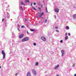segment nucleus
Masks as SVG:
<instances>
[{
	"label": "nucleus",
	"mask_w": 76,
	"mask_h": 76,
	"mask_svg": "<svg viewBox=\"0 0 76 76\" xmlns=\"http://www.w3.org/2000/svg\"><path fill=\"white\" fill-rule=\"evenodd\" d=\"M29 39V38L28 37H25L23 38L22 39V42H24L25 41H28Z\"/></svg>",
	"instance_id": "nucleus-1"
},
{
	"label": "nucleus",
	"mask_w": 76,
	"mask_h": 76,
	"mask_svg": "<svg viewBox=\"0 0 76 76\" xmlns=\"http://www.w3.org/2000/svg\"><path fill=\"white\" fill-rule=\"evenodd\" d=\"M1 53L3 55V58H4L5 56H6V53H5L3 50H2Z\"/></svg>",
	"instance_id": "nucleus-2"
},
{
	"label": "nucleus",
	"mask_w": 76,
	"mask_h": 76,
	"mask_svg": "<svg viewBox=\"0 0 76 76\" xmlns=\"http://www.w3.org/2000/svg\"><path fill=\"white\" fill-rule=\"evenodd\" d=\"M44 15V12H42V13L39 12V15L38 16L40 17V18L42 16H43Z\"/></svg>",
	"instance_id": "nucleus-3"
},
{
	"label": "nucleus",
	"mask_w": 76,
	"mask_h": 76,
	"mask_svg": "<svg viewBox=\"0 0 76 76\" xmlns=\"http://www.w3.org/2000/svg\"><path fill=\"white\" fill-rule=\"evenodd\" d=\"M31 71L33 73V74H34V75H37V72L34 69H32Z\"/></svg>",
	"instance_id": "nucleus-4"
},
{
	"label": "nucleus",
	"mask_w": 76,
	"mask_h": 76,
	"mask_svg": "<svg viewBox=\"0 0 76 76\" xmlns=\"http://www.w3.org/2000/svg\"><path fill=\"white\" fill-rule=\"evenodd\" d=\"M41 39H42V40H43V41H45L46 40V38H45V37L43 36L41 37Z\"/></svg>",
	"instance_id": "nucleus-5"
},
{
	"label": "nucleus",
	"mask_w": 76,
	"mask_h": 76,
	"mask_svg": "<svg viewBox=\"0 0 76 76\" xmlns=\"http://www.w3.org/2000/svg\"><path fill=\"white\" fill-rule=\"evenodd\" d=\"M61 52L62 53V56L63 57L64 56V50H61Z\"/></svg>",
	"instance_id": "nucleus-6"
},
{
	"label": "nucleus",
	"mask_w": 76,
	"mask_h": 76,
	"mask_svg": "<svg viewBox=\"0 0 76 76\" xmlns=\"http://www.w3.org/2000/svg\"><path fill=\"white\" fill-rule=\"evenodd\" d=\"M27 76H31V73L29 71H28L27 74Z\"/></svg>",
	"instance_id": "nucleus-7"
},
{
	"label": "nucleus",
	"mask_w": 76,
	"mask_h": 76,
	"mask_svg": "<svg viewBox=\"0 0 76 76\" xmlns=\"http://www.w3.org/2000/svg\"><path fill=\"white\" fill-rule=\"evenodd\" d=\"M55 10L56 12L57 13H58V12H59V10H58L57 8H56L55 9Z\"/></svg>",
	"instance_id": "nucleus-8"
},
{
	"label": "nucleus",
	"mask_w": 76,
	"mask_h": 76,
	"mask_svg": "<svg viewBox=\"0 0 76 76\" xmlns=\"http://www.w3.org/2000/svg\"><path fill=\"white\" fill-rule=\"evenodd\" d=\"M23 37V34H21L19 36V38H22Z\"/></svg>",
	"instance_id": "nucleus-9"
},
{
	"label": "nucleus",
	"mask_w": 76,
	"mask_h": 76,
	"mask_svg": "<svg viewBox=\"0 0 76 76\" xmlns=\"http://www.w3.org/2000/svg\"><path fill=\"white\" fill-rule=\"evenodd\" d=\"M59 67V65L58 64L57 66H56L55 68L54 69H57Z\"/></svg>",
	"instance_id": "nucleus-10"
},
{
	"label": "nucleus",
	"mask_w": 76,
	"mask_h": 76,
	"mask_svg": "<svg viewBox=\"0 0 76 76\" xmlns=\"http://www.w3.org/2000/svg\"><path fill=\"white\" fill-rule=\"evenodd\" d=\"M21 5H23V6H25V4L23 3V2H21Z\"/></svg>",
	"instance_id": "nucleus-11"
},
{
	"label": "nucleus",
	"mask_w": 76,
	"mask_h": 76,
	"mask_svg": "<svg viewBox=\"0 0 76 76\" xmlns=\"http://www.w3.org/2000/svg\"><path fill=\"white\" fill-rule=\"evenodd\" d=\"M72 16H73V18H76V14L73 15Z\"/></svg>",
	"instance_id": "nucleus-12"
},
{
	"label": "nucleus",
	"mask_w": 76,
	"mask_h": 76,
	"mask_svg": "<svg viewBox=\"0 0 76 76\" xmlns=\"http://www.w3.org/2000/svg\"><path fill=\"white\" fill-rule=\"evenodd\" d=\"M67 39H68V37L66 36L65 37V40H67Z\"/></svg>",
	"instance_id": "nucleus-13"
},
{
	"label": "nucleus",
	"mask_w": 76,
	"mask_h": 76,
	"mask_svg": "<svg viewBox=\"0 0 76 76\" xmlns=\"http://www.w3.org/2000/svg\"><path fill=\"white\" fill-rule=\"evenodd\" d=\"M32 8L34 10H37V9H35L34 7L32 6Z\"/></svg>",
	"instance_id": "nucleus-14"
},
{
	"label": "nucleus",
	"mask_w": 76,
	"mask_h": 76,
	"mask_svg": "<svg viewBox=\"0 0 76 76\" xmlns=\"http://www.w3.org/2000/svg\"><path fill=\"white\" fill-rule=\"evenodd\" d=\"M66 29H69V27L68 26H66Z\"/></svg>",
	"instance_id": "nucleus-15"
},
{
	"label": "nucleus",
	"mask_w": 76,
	"mask_h": 76,
	"mask_svg": "<svg viewBox=\"0 0 76 76\" xmlns=\"http://www.w3.org/2000/svg\"><path fill=\"white\" fill-rule=\"evenodd\" d=\"M38 64H39V63H38V62H36L35 64L36 66H38Z\"/></svg>",
	"instance_id": "nucleus-16"
},
{
	"label": "nucleus",
	"mask_w": 76,
	"mask_h": 76,
	"mask_svg": "<svg viewBox=\"0 0 76 76\" xmlns=\"http://www.w3.org/2000/svg\"><path fill=\"white\" fill-rule=\"evenodd\" d=\"M25 2L26 3H27V2H29V0H26L25 1Z\"/></svg>",
	"instance_id": "nucleus-17"
},
{
	"label": "nucleus",
	"mask_w": 76,
	"mask_h": 76,
	"mask_svg": "<svg viewBox=\"0 0 76 76\" xmlns=\"http://www.w3.org/2000/svg\"><path fill=\"white\" fill-rule=\"evenodd\" d=\"M47 22V19H45L44 21V23H46V22Z\"/></svg>",
	"instance_id": "nucleus-18"
},
{
	"label": "nucleus",
	"mask_w": 76,
	"mask_h": 76,
	"mask_svg": "<svg viewBox=\"0 0 76 76\" xmlns=\"http://www.w3.org/2000/svg\"><path fill=\"white\" fill-rule=\"evenodd\" d=\"M20 9L21 10H23V7H22V6H21L20 7Z\"/></svg>",
	"instance_id": "nucleus-19"
},
{
	"label": "nucleus",
	"mask_w": 76,
	"mask_h": 76,
	"mask_svg": "<svg viewBox=\"0 0 76 76\" xmlns=\"http://www.w3.org/2000/svg\"><path fill=\"white\" fill-rule=\"evenodd\" d=\"M46 13H48V11L47 10V8H46Z\"/></svg>",
	"instance_id": "nucleus-20"
},
{
	"label": "nucleus",
	"mask_w": 76,
	"mask_h": 76,
	"mask_svg": "<svg viewBox=\"0 0 76 76\" xmlns=\"http://www.w3.org/2000/svg\"><path fill=\"white\" fill-rule=\"evenodd\" d=\"M30 31H34V30L33 29H30Z\"/></svg>",
	"instance_id": "nucleus-21"
},
{
	"label": "nucleus",
	"mask_w": 76,
	"mask_h": 76,
	"mask_svg": "<svg viewBox=\"0 0 76 76\" xmlns=\"http://www.w3.org/2000/svg\"><path fill=\"white\" fill-rule=\"evenodd\" d=\"M56 32H59V31L58 30H56Z\"/></svg>",
	"instance_id": "nucleus-22"
},
{
	"label": "nucleus",
	"mask_w": 76,
	"mask_h": 76,
	"mask_svg": "<svg viewBox=\"0 0 76 76\" xmlns=\"http://www.w3.org/2000/svg\"><path fill=\"white\" fill-rule=\"evenodd\" d=\"M21 28H25L24 26L23 25H22L21 27Z\"/></svg>",
	"instance_id": "nucleus-23"
},
{
	"label": "nucleus",
	"mask_w": 76,
	"mask_h": 76,
	"mask_svg": "<svg viewBox=\"0 0 76 76\" xmlns=\"http://www.w3.org/2000/svg\"><path fill=\"white\" fill-rule=\"evenodd\" d=\"M4 18H3L2 19V22H4Z\"/></svg>",
	"instance_id": "nucleus-24"
},
{
	"label": "nucleus",
	"mask_w": 76,
	"mask_h": 76,
	"mask_svg": "<svg viewBox=\"0 0 76 76\" xmlns=\"http://www.w3.org/2000/svg\"><path fill=\"white\" fill-rule=\"evenodd\" d=\"M60 42L61 43H62L63 42V40H61Z\"/></svg>",
	"instance_id": "nucleus-25"
},
{
	"label": "nucleus",
	"mask_w": 76,
	"mask_h": 76,
	"mask_svg": "<svg viewBox=\"0 0 76 76\" xmlns=\"http://www.w3.org/2000/svg\"><path fill=\"white\" fill-rule=\"evenodd\" d=\"M34 46L36 45V43H34Z\"/></svg>",
	"instance_id": "nucleus-26"
},
{
	"label": "nucleus",
	"mask_w": 76,
	"mask_h": 76,
	"mask_svg": "<svg viewBox=\"0 0 76 76\" xmlns=\"http://www.w3.org/2000/svg\"><path fill=\"white\" fill-rule=\"evenodd\" d=\"M33 4H34V5H36V3L34 2Z\"/></svg>",
	"instance_id": "nucleus-27"
},
{
	"label": "nucleus",
	"mask_w": 76,
	"mask_h": 76,
	"mask_svg": "<svg viewBox=\"0 0 76 76\" xmlns=\"http://www.w3.org/2000/svg\"><path fill=\"white\" fill-rule=\"evenodd\" d=\"M65 35L66 36H67V33H66Z\"/></svg>",
	"instance_id": "nucleus-28"
},
{
	"label": "nucleus",
	"mask_w": 76,
	"mask_h": 76,
	"mask_svg": "<svg viewBox=\"0 0 76 76\" xmlns=\"http://www.w3.org/2000/svg\"><path fill=\"white\" fill-rule=\"evenodd\" d=\"M31 6H32V3L31 4Z\"/></svg>",
	"instance_id": "nucleus-29"
},
{
	"label": "nucleus",
	"mask_w": 76,
	"mask_h": 76,
	"mask_svg": "<svg viewBox=\"0 0 76 76\" xmlns=\"http://www.w3.org/2000/svg\"><path fill=\"white\" fill-rule=\"evenodd\" d=\"M68 35H69V36H70V34L69 33L68 34Z\"/></svg>",
	"instance_id": "nucleus-30"
},
{
	"label": "nucleus",
	"mask_w": 76,
	"mask_h": 76,
	"mask_svg": "<svg viewBox=\"0 0 76 76\" xmlns=\"http://www.w3.org/2000/svg\"><path fill=\"white\" fill-rule=\"evenodd\" d=\"M39 10H41V8L40 7H39Z\"/></svg>",
	"instance_id": "nucleus-31"
},
{
	"label": "nucleus",
	"mask_w": 76,
	"mask_h": 76,
	"mask_svg": "<svg viewBox=\"0 0 76 76\" xmlns=\"http://www.w3.org/2000/svg\"><path fill=\"white\" fill-rule=\"evenodd\" d=\"M55 28L56 29H58V27H55Z\"/></svg>",
	"instance_id": "nucleus-32"
},
{
	"label": "nucleus",
	"mask_w": 76,
	"mask_h": 76,
	"mask_svg": "<svg viewBox=\"0 0 76 76\" xmlns=\"http://www.w3.org/2000/svg\"><path fill=\"white\" fill-rule=\"evenodd\" d=\"M18 31H20V30H19V28H18Z\"/></svg>",
	"instance_id": "nucleus-33"
},
{
	"label": "nucleus",
	"mask_w": 76,
	"mask_h": 76,
	"mask_svg": "<svg viewBox=\"0 0 76 76\" xmlns=\"http://www.w3.org/2000/svg\"><path fill=\"white\" fill-rule=\"evenodd\" d=\"M28 31H27V34H29V33H28Z\"/></svg>",
	"instance_id": "nucleus-34"
},
{
	"label": "nucleus",
	"mask_w": 76,
	"mask_h": 76,
	"mask_svg": "<svg viewBox=\"0 0 76 76\" xmlns=\"http://www.w3.org/2000/svg\"><path fill=\"white\" fill-rule=\"evenodd\" d=\"M17 75H18V73H16V74H15V76H17Z\"/></svg>",
	"instance_id": "nucleus-35"
},
{
	"label": "nucleus",
	"mask_w": 76,
	"mask_h": 76,
	"mask_svg": "<svg viewBox=\"0 0 76 76\" xmlns=\"http://www.w3.org/2000/svg\"><path fill=\"white\" fill-rule=\"evenodd\" d=\"M41 7H42V5H41Z\"/></svg>",
	"instance_id": "nucleus-36"
},
{
	"label": "nucleus",
	"mask_w": 76,
	"mask_h": 76,
	"mask_svg": "<svg viewBox=\"0 0 76 76\" xmlns=\"http://www.w3.org/2000/svg\"><path fill=\"white\" fill-rule=\"evenodd\" d=\"M74 76H76V74H75Z\"/></svg>",
	"instance_id": "nucleus-37"
},
{
	"label": "nucleus",
	"mask_w": 76,
	"mask_h": 76,
	"mask_svg": "<svg viewBox=\"0 0 76 76\" xmlns=\"http://www.w3.org/2000/svg\"><path fill=\"white\" fill-rule=\"evenodd\" d=\"M1 66H0V69H1Z\"/></svg>",
	"instance_id": "nucleus-38"
},
{
	"label": "nucleus",
	"mask_w": 76,
	"mask_h": 76,
	"mask_svg": "<svg viewBox=\"0 0 76 76\" xmlns=\"http://www.w3.org/2000/svg\"><path fill=\"white\" fill-rule=\"evenodd\" d=\"M26 20V21H27V20H26H26Z\"/></svg>",
	"instance_id": "nucleus-39"
},
{
	"label": "nucleus",
	"mask_w": 76,
	"mask_h": 76,
	"mask_svg": "<svg viewBox=\"0 0 76 76\" xmlns=\"http://www.w3.org/2000/svg\"><path fill=\"white\" fill-rule=\"evenodd\" d=\"M18 27H19V26H18Z\"/></svg>",
	"instance_id": "nucleus-40"
}]
</instances>
